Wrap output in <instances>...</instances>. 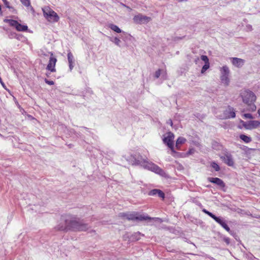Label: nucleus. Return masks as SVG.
Returning a JSON list of instances; mask_svg holds the SVG:
<instances>
[{"label": "nucleus", "instance_id": "f257e3e1", "mask_svg": "<svg viewBox=\"0 0 260 260\" xmlns=\"http://www.w3.org/2000/svg\"><path fill=\"white\" fill-rule=\"evenodd\" d=\"M129 160L133 165H140L144 168L158 174L162 177H167V174L162 169L156 165L148 161L146 159L143 158L139 153L131 155Z\"/></svg>", "mask_w": 260, "mask_h": 260}, {"label": "nucleus", "instance_id": "f03ea898", "mask_svg": "<svg viewBox=\"0 0 260 260\" xmlns=\"http://www.w3.org/2000/svg\"><path fill=\"white\" fill-rule=\"evenodd\" d=\"M89 228L88 224L83 222V220L75 217L66 218L64 224H59L56 229L58 231H67L68 230L85 231Z\"/></svg>", "mask_w": 260, "mask_h": 260}, {"label": "nucleus", "instance_id": "7ed1b4c3", "mask_svg": "<svg viewBox=\"0 0 260 260\" xmlns=\"http://www.w3.org/2000/svg\"><path fill=\"white\" fill-rule=\"evenodd\" d=\"M119 217L125 218L128 220H138L143 221L147 220H151V218L148 216H144L143 215H139L138 213H120Z\"/></svg>", "mask_w": 260, "mask_h": 260}, {"label": "nucleus", "instance_id": "20e7f679", "mask_svg": "<svg viewBox=\"0 0 260 260\" xmlns=\"http://www.w3.org/2000/svg\"><path fill=\"white\" fill-rule=\"evenodd\" d=\"M44 17L49 21L57 22L59 17L57 13L48 7L42 9Z\"/></svg>", "mask_w": 260, "mask_h": 260}, {"label": "nucleus", "instance_id": "39448f33", "mask_svg": "<svg viewBox=\"0 0 260 260\" xmlns=\"http://www.w3.org/2000/svg\"><path fill=\"white\" fill-rule=\"evenodd\" d=\"M241 96L243 102L247 105H251L256 100V96L254 93L250 90L244 91Z\"/></svg>", "mask_w": 260, "mask_h": 260}, {"label": "nucleus", "instance_id": "423d86ee", "mask_svg": "<svg viewBox=\"0 0 260 260\" xmlns=\"http://www.w3.org/2000/svg\"><path fill=\"white\" fill-rule=\"evenodd\" d=\"M167 135L168 136L163 139V142L171 149L172 154H177L178 153L175 150L174 147V134L170 132L167 133Z\"/></svg>", "mask_w": 260, "mask_h": 260}, {"label": "nucleus", "instance_id": "0eeeda50", "mask_svg": "<svg viewBox=\"0 0 260 260\" xmlns=\"http://www.w3.org/2000/svg\"><path fill=\"white\" fill-rule=\"evenodd\" d=\"M4 21L6 23H9L10 26L14 27L18 31H25L28 29L27 25H22L16 20L5 19Z\"/></svg>", "mask_w": 260, "mask_h": 260}, {"label": "nucleus", "instance_id": "6e6552de", "mask_svg": "<svg viewBox=\"0 0 260 260\" xmlns=\"http://www.w3.org/2000/svg\"><path fill=\"white\" fill-rule=\"evenodd\" d=\"M221 76L220 80L221 82L226 86L229 85L230 79L229 76L230 75V70L226 66H224L220 69Z\"/></svg>", "mask_w": 260, "mask_h": 260}, {"label": "nucleus", "instance_id": "1a4fd4ad", "mask_svg": "<svg viewBox=\"0 0 260 260\" xmlns=\"http://www.w3.org/2000/svg\"><path fill=\"white\" fill-rule=\"evenodd\" d=\"M151 18L150 17L139 14L136 15L133 18L134 22L136 24H146L151 21Z\"/></svg>", "mask_w": 260, "mask_h": 260}, {"label": "nucleus", "instance_id": "9d476101", "mask_svg": "<svg viewBox=\"0 0 260 260\" xmlns=\"http://www.w3.org/2000/svg\"><path fill=\"white\" fill-rule=\"evenodd\" d=\"M50 57L49 58V63L47 66L46 69L51 72H55L56 69L55 68L57 59L54 56L52 52H49Z\"/></svg>", "mask_w": 260, "mask_h": 260}, {"label": "nucleus", "instance_id": "9b49d317", "mask_svg": "<svg viewBox=\"0 0 260 260\" xmlns=\"http://www.w3.org/2000/svg\"><path fill=\"white\" fill-rule=\"evenodd\" d=\"M223 114L225 118H235L236 116L235 110L234 108L228 106L227 109L224 111Z\"/></svg>", "mask_w": 260, "mask_h": 260}, {"label": "nucleus", "instance_id": "f8f14e48", "mask_svg": "<svg viewBox=\"0 0 260 260\" xmlns=\"http://www.w3.org/2000/svg\"><path fill=\"white\" fill-rule=\"evenodd\" d=\"M222 160L229 166H233L234 161L232 155L230 154H226L221 157Z\"/></svg>", "mask_w": 260, "mask_h": 260}, {"label": "nucleus", "instance_id": "ddd939ff", "mask_svg": "<svg viewBox=\"0 0 260 260\" xmlns=\"http://www.w3.org/2000/svg\"><path fill=\"white\" fill-rule=\"evenodd\" d=\"M232 60V64L237 67V68H241L244 64L245 60L241 58H239L237 57H232L231 58Z\"/></svg>", "mask_w": 260, "mask_h": 260}, {"label": "nucleus", "instance_id": "4468645a", "mask_svg": "<svg viewBox=\"0 0 260 260\" xmlns=\"http://www.w3.org/2000/svg\"><path fill=\"white\" fill-rule=\"evenodd\" d=\"M208 180L209 182L214 183L221 187H224L225 186V183L220 178H218L217 177H215V178L208 177Z\"/></svg>", "mask_w": 260, "mask_h": 260}, {"label": "nucleus", "instance_id": "2eb2a0df", "mask_svg": "<svg viewBox=\"0 0 260 260\" xmlns=\"http://www.w3.org/2000/svg\"><path fill=\"white\" fill-rule=\"evenodd\" d=\"M216 222L221 225L227 232H229L231 235L233 234V232L230 230V228L221 218L219 217Z\"/></svg>", "mask_w": 260, "mask_h": 260}, {"label": "nucleus", "instance_id": "dca6fc26", "mask_svg": "<svg viewBox=\"0 0 260 260\" xmlns=\"http://www.w3.org/2000/svg\"><path fill=\"white\" fill-rule=\"evenodd\" d=\"M248 122L249 129L256 128L260 126V121L257 120H250Z\"/></svg>", "mask_w": 260, "mask_h": 260}, {"label": "nucleus", "instance_id": "f3484780", "mask_svg": "<svg viewBox=\"0 0 260 260\" xmlns=\"http://www.w3.org/2000/svg\"><path fill=\"white\" fill-rule=\"evenodd\" d=\"M141 236H143L144 235L141 234L140 232H138L132 234L131 236L129 239L131 241H136L140 239Z\"/></svg>", "mask_w": 260, "mask_h": 260}, {"label": "nucleus", "instance_id": "a211bd4d", "mask_svg": "<svg viewBox=\"0 0 260 260\" xmlns=\"http://www.w3.org/2000/svg\"><path fill=\"white\" fill-rule=\"evenodd\" d=\"M239 138L244 142L248 143L252 141V139L251 137L246 136L244 134H241L239 136Z\"/></svg>", "mask_w": 260, "mask_h": 260}, {"label": "nucleus", "instance_id": "6ab92c4d", "mask_svg": "<svg viewBox=\"0 0 260 260\" xmlns=\"http://www.w3.org/2000/svg\"><path fill=\"white\" fill-rule=\"evenodd\" d=\"M108 27L111 29L112 30L117 32L120 33L122 32V30L116 25L114 24H109Z\"/></svg>", "mask_w": 260, "mask_h": 260}, {"label": "nucleus", "instance_id": "aec40b11", "mask_svg": "<svg viewBox=\"0 0 260 260\" xmlns=\"http://www.w3.org/2000/svg\"><path fill=\"white\" fill-rule=\"evenodd\" d=\"M186 141V139L185 138L182 137H179L177 139L176 143H177V145H181L184 144Z\"/></svg>", "mask_w": 260, "mask_h": 260}, {"label": "nucleus", "instance_id": "412c9836", "mask_svg": "<svg viewBox=\"0 0 260 260\" xmlns=\"http://www.w3.org/2000/svg\"><path fill=\"white\" fill-rule=\"evenodd\" d=\"M21 3L26 7H30L31 9L33 10V8L30 6V0H20Z\"/></svg>", "mask_w": 260, "mask_h": 260}, {"label": "nucleus", "instance_id": "4be33fe9", "mask_svg": "<svg viewBox=\"0 0 260 260\" xmlns=\"http://www.w3.org/2000/svg\"><path fill=\"white\" fill-rule=\"evenodd\" d=\"M110 40L113 42L115 44H116V45L118 46H120V43L121 42V41L120 40V39L119 38H118L117 37H115L114 38L112 39V38H111L110 39Z\"/></svg>", "mask_w": 260, "mask_h": 260}, {"label": "nucleus", "instance_id": "5701e85b", "mask_svg": "<svg viewBox=\"0 0 260 260\" xmlns=\"http://www.w3.org/2000/svg\"><path fill=\"white\" fill-rule=\"evenodd\" d=\"M210 67V63H205L201 70V73L204 74Z\"/></svg>", "mask_w": 260, "mask_h": 260}, {"label": "nucleus", "instance_id": "b1692460", "mask_svg": "<svg viewBox=\"0 0 260 260\" xmlns=\"http://www.w3.org/2000/svg\"><path fill=\"white\" fill-rule=\"evenodd\" d=\"M211 166L216 171H219L220 170V167H219V165L217 164H216L215 162H212L211 164Z\"/></svg>", "mask_w": 260, "mask_h": 260}, {"label": "nucleus", "instance_id": "393cba45", "mask_svg": "<svg viewBox=\"0 0 260 260\" xmlns=\"http://www.w3.org/2000/svg\"><path fill=\"white\" fill-rule=\"evenodd\" d=\"M68 59L69 63L74 62V56L71 52H69L68 53Z\"/></svg>", "mask_w": 260, "mask_h": 260}, {"label": "nucleus", "instance_id": "a878e982", "mask_svg": "<svg viewBox=\"0 0 260 260\" xmlns=\"http://www.w3.org/2000/svg\"><path fill=\"white\" fill-rule=\"evenodd\" d=\"M161 78H162L164 80L167 79V74L166 70H161Z\"/></svg>", "mask_w": 260, "mask_h": 260}, {"label": "nucleus", "instance_id": "bb28decb", "mask_svg": "<svg viewBox=\"0 0 260 260\" xmlns=\"http://www.w3.org/2000/svg\"><path fill=\"white\" fill-rule=\"evenodd\" d=\"M201 59L205 62V63H209V58H208V56L206 55H201Z\"/></svg>", "mask_w": 260, "mask_h": 260}, {"label": "nucleus", "instance_id": "cd10ccee", "mask_svg": "<svg viewBox=\"0 0 260 260\" xmlns=\"http://www.w3.org/2000/svg\"><path fill=\"white\" fill-rule=\"evenodd\" d=\"M158 191V189H153L149 191L148 194L149 196H155L157 194Z\"/></svg>", "mask_w": 260, "mask_h": 260}, {"label": "nucleus", "instance_id": "c85d7f7f", "mask_svg": "<svg viewBox=\"0 0 260 260\" xmlns=\"http://www.w3.org/2000/svg\"><path fill=\"white\" fill-rule=\"evenodd\" d=\"M158 191L156 195H157L159 198L164 199L165 197L164 192L160 189H158Z\"/></svg>", "mask_w": 260, "mask_h": 260}, {"label": "nucleus", "instance_id": "c756f323", "mask_svg": "<svg viewBox=\"0 0 260 260\" xmlns=\"http://www.w3.org/2000/svg\"><path fill=\"white\" fill-rule=\"evenodd\" d=\"M240 123L242 124V125L247 129H249V122H245L243 120L240 121Z\"/></svg>", "mask_w": 260, "mask_h": 260}, {"label": "nucleus", "instance_id": "7c9ffc66", "mask_svg": "<svg viewBox=\"0 0 260 260\" xmlns=\"http://www.w3.org/2000/svg\"><path fill=\"white\" fill-rule=\"evenodd\" d=\"M161 69H158L157 71H156L154 74V77L155 78H159L160 77V76L161 75Z\"/></svg>", "mask_w": 260, "mask_h": 260}, {"label": "nucleus", "instance_id": "2f4dec72", "mask_svg": "<svg viewBox=\"0 0 260 260\" xmlns=\"http://www.w3.org/2000/svg\"><path fill=\"white\" fill-rule=\"evenodd\" d=\"M5 6L9 9H13V7L9 6V3L7 0H3Z\"/></svg>", "mask_w": 260, "mask_h": 260}, {"label": "nucleus", "instance_id": "473e14b6", "mask_svg": "<svg viewBox=\"0 0 260 260\" xmlns=\"http://www.w3.org/2000/svg\"><path fill=\"white\" fill-rule=\"evenodd\" d=\"M243 116L246 118L253 119V117L252 114L250 113H245L243 115Z\"/></svg>", "mask_w": 260, "mask_h": 260}, {"label": "nucleus", "instance_id": "72a5a7b5", "mask_svg": "<svg viewBox=\"0 0 260 260\" xmlns=\"http://www.w3.org/2000/svg\"><path fill=\"white\" fill-rule=\"evenodd\" d=\"M210 217H211L212 218H213L214 220H215L216 221L219 219L220 217H217L214 214H213L212 213H211V214L209 215Z\"/></svg>", "mask_w": 260, "mask_h": 260}, {"label": "nucleus", "instance_id": "f704fd0d", "mask_svg": "<svg viewBox=\"0 0 260 260\" xmlns=\"http://www.w3.org/2000/svg\"><path fill=\"white\" fill-rule=\"evenodd\" d=\"M184 37H185V36H183V37H174L172 39V40L176 42V41H178L179 40L183 39Z\"/></svg>", "mask_w": 260, "mask_h": 260}, {"label": "nucleus", "instance_id": "c9c22d12", "mask_svg": "<svg viewBox=\"0 0 260 260\" xmlns=\"http://www.w3.org/2000/svg\"><path fill=\"white\" fill-rule=\"evenodd\" d=\"M45 82L46 83L48 84V85H52L54 84V82L53 81H51V80H48V79H45Z\"/></svg>", "mask_w": 260, "mask_h": 260}, {"label": "nucleus", "instance_id": "e433bc0d", "mask_svg": "<svg viewBox=\"0 0 260 260\" xmlns=\"http://www.w3.org/2000/svg\"><path fill=\"white\" fill-rule=\"evenodd\" d=\"M223 240L224 242L226 243L227 245L230 244V239L228 237H224L223 238Z\"/></svg>", "mask_w": 260, "mask_h": 260}, {"label": "nucleus", "instance_id": "4c0bfd02", "mask_svg": "<svg viewBox=\"0 0 260 260\" xmlns=\"http://www.w3.org/2000/svg\"><path fill=\"white\" fill-rule=\"evenodd\" d=\"M194 151V149H193V148H192V149H189V150L187 152L186 154H187V155H190V154H191L193 153Z\"/></svg>", "mask_w": 260, "mask_h": 260}, {"label": "nucleus", "instance_id": "58836bf2", "mask_svg": "<svg viewBox=\"0 0 260 260\" xmlns=\"http://www.w3.org/2000/svg\"><path fill=\"white\" fill-rule=\"evenodd\" d=\"M203 211L205 213H206V214H207V215H209V216L210 215V214H211V212H210L208 211V210H206V209H204L203 210Z\"/></svg>", "mask_w": 260, "mask_h": 260}, {"label": "nucleus", "instance_id": "ea45409f", "mask_svg": "<svg viewBox=\"0 0 260 260\" xmlns=\"http://www.w3.org/2000/svg\"><path fill=\"white\" fill-rule=\"evenodd\" d=\"M251 106V109L252 111H254L256 109V106L253 104H252L251 105H250Z\"/></svg>", "mask_w": 260, "mask_h": 260}, {"label": "nucleus", "instance_id": "a19ab883", "mask_svg": "<svg viewBox=\"0 0 260 260\" xmlns=\"http://www.w3.org/2000/svg\"><path fill=\"white\" fill-rule=\"evenodd\" d=\"M69 63V68L70 69V71H72L73 69L74 66H73V62Z\"/></svg>", "mask_w": 260, "mask_h": 260}, {"label": "nucleus", "instance_id": "79ce46f5", "mask_svg": "<svg viewBox=\"0 0 260 260\" xmlns=\"http://www.w3.org/2000/svg\"><path fill=\"white\" fill-rule=\"evenodd\" d=\"M167 123L168 124H170L171 126L173 125V122H172V120L171 119L168 120V121H167Z\"/></svg>", "mask_w": 260, "mask_h": 260}, {"label": "nucleus", "instance_id": "37998d69", "mask_svg": "<svg viewBox=\"0 0 260 260\" xmlns=\"http://www.w3.org/2000/svg\"><path fill=\"white\" fill-rule=\"evenodd\" d=\"M175 147L177 149L180 150V145H177V143H176Z\"/></svg>", "mask_w": 260, "mask_h": 260}, {"label": "nucleus", "instance_id": "c03bdc74", "mask_svg": "<svg viewBox=\"0 0 260 260\" xmlns=\"http://www.w3.org/2000/svg\"><path fill=\"white\" fill-rule=\"evenodd\" d=\"M156 221H161V219L159 218H156Z\"/></svg>", "mask_w": 260, "mask_h": 260}, {"label": "nucleus", "instance_id": "a18cd8bd", "mask_svg": "<svg viewBox=\"0 0 260 260\" xmlns=\"http://www.w3.org/2000/svg\"><path fill=\"white\" fill-rule=\"evenodd\" d=\"M257 113H258V114L259 115V116H260V109H259L257 110Z\"/></svg>", "mask_w": 260, "mask_h": 260}, {"label": "nucleus", "instance_id": "49530a36", "mask_svg": "<svg viewBox=\"0 0 260 260\" xmlns=\"http://www.w3.org/2000/svg\"><path fill=\"white\" fill-rule=\"evenodd\" d=\"M120 38H121V39H123V36H122V35H121Z\"/></svg>", "mask_w": 260, "mask_h": 260}, {"label": "nucleus", "instance_id": "de8ad7c7", "mask_svg": "<svg viewBox=\"0 0 260 260\" xmlns=\"http://www.w3.org/2000/svg\"><path fill=\"white\" fill-rule=\"evenodd\" d=\"M46 75H47V77H49V74H46Z\"/></svg>", "mask_w": 260, "mask_h": 260}]
</instances>
